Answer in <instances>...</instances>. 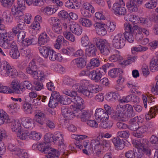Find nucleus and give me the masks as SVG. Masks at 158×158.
I'll return each instance as SVG.
<instances>
[{
    "label": "nucleus",
    "instance_id": "30",
    "mask_svg": "<svg viewBox=\"0 0 158 158\" xmlns=\"http://www.w3.org/2000/svg\"><path fill=\"white\" fill-rule=\"evenodd\" d=\"M158 112V106L151 107L148 113L145 115V118L147 120H150L155 117L156 113Z\"/></svg>",
    "mask_w": 158,
    "mask_h": 158
},
{
    "label": "nucleus",
    "instance_id": "60",
    "mask_svg": "<svg viewBox=\"0 0 158 158\" xmlns=\"http://www.w3.org/2000/svg\"><path fill=\"white\" fill-rule=\"evenodd\" d=\"M26 32L24 31H21L19 32L17 35V40L21 43L23 44Z\"/></svg>",
    "mask_w": 158,
    "mask_h": 158
},
{
    "label": "nucleus",
    "instance_id": "53",
    "mask_svg": "<svg viewBox=\"0 0 158 158\" xmlns=\"http://www.w3.org/2000/svg\"><path fill=\"white\" fill-rule=\"evenodd\" d=\"M72 100V98H69L66 96H64L60 98L59 102L62 104L67 105L71 103Z\"/></svg>",
    "mask_w": 158,
    "mask_h": 158
},
{
    "label": "nucleus",
    "instance_id": "3",
    "mask_svg": "<svg viewBox=\"0 0 158 158\" xmlns=\"http://www.w3.org/2000/svg\"><path fill=\"white\" fill-rule=\"evenodd\" d=\"M149 142L146 139H142L140 141L133 140L132 143L138 149L137 157L138 158H141L144 153L149 156L151 155V151L148 148Z\"/></svg>",
    "mask_w": 158,
    "mask_h": 158
},
{
    "label": "nucleus",
    "instance_id": "9",
    "mask_svg": "<svg viewBox=\"0 0 158 158\" xmlns=\"http://www.w3.org/2000/svg\"><path fill=\"white\" fill-rule=\"evenodd\" d=\"M75 116L80 119L83 122H86L90 119L92 115V112L88 109L83 110L78 106L75 110Z\"/></svg>",
    "mask_w": 158,
    "mask_h": 158
},
{
    "label": "nucleus",
    "instance_id": "33",
    "mask_svg": "<svg viewBox=\"0 0 158 158\" xmlns=\"http://www.w3.org/2000/svg\"><path fill=\"white\" fill-rule=\"evenodd\" d=\"M139 18L138 15L133 14H128L124 17L126 20L130 21L135 24L139 22Z\"/></svg>",
    "mask_w": 158,
    "mask_h": 158
},
{
    "label": "nucleus",
    "instance_id": "48",
    "mask_svg": "<svg viewBox=\"0 0 158 158\" xmlns=\"http://www.w3.org/2000/svg\"><path fill=\"white\" fill-rule=\"evenodd\" d=\"M29 137L31 139L34 140H39L41 138V135L40 133L35 131H31L28 135Z\"/></svg>",
    "mask_w": 158,
    "mask_h": 158
},
{
    "label": "nucleus",
    "instance_id": "15",
    "mask_svg": "<svg viewBox=\"0 0 158 158\" xmlns=\"http://www.w3.org/2000/svg\"><path fill=\"white\" fill-rule=\"evenodd\" d=\"M76 108H73V111H72L71 109L66 106L63 107L61 108V113L63 115L66 119L68 120L72 119L75 116V110Z\"/></svg>",
    "mask_w": 158,
    "mask_h": 158
},
{
    "label": "nucleus",
    "instance_id": "39",
    "mask_svg": "<svg viewBox=\"0 0 158 158\" xmlns=\"http://www.w3.org/2000/svg\"><path fill=\"white\" fill-rule=\"evenodd\" d=\"M72 102L77 105V106L76 108H77L78 106L79 108H80V106L83 104V100L81 97L77 95V92H76V95L73 96V97H72Z\"/></svg>",
    "mask_w": 158,
    "mask_h": 158
},
{
    "label": "nucleus",
    "instance_id": "11",
    "mask_svg": "<svg viewBox=\"0 0 158 158\" xmlns=\"http://www.w3.org/2000/svg\"><path fill=\"white\" fill-rule=\"evenodd\" d=\"M10 86L12 93L20 94L25 90V87L21 86L20 81L17 79H14L10 82Z\"/></svg>",
    "mask_w": 158,
    "mask_h": 158
},
{
    "label": "nucleus",
    "instance_id": "43",
    "mask_svg": "<svg viewBox=\"0 0 158 158\" xmlns=\"http://www.w3.org/2000/svg\"><path fill=\"white\" fill-rule=\"evenodd\" d=\"M21 123L18 119L14 120L11 124V128L13 131H18L21 130Z\"/></svg>",
    "mask_w": 158,
    "mask_h": 158
},
{
    "label": "nucleus",
    "instance_id": "29",
    "mask_svg": "<svg viewBox=\"0 0 158 158\" xmlns=\"http://www.w3.org/2000/svg\"><path fill=\"white\" fill-rule=\"evenodd\" d=\"M35 121L41 125H43L44 123L45 119L44 114V113L40 110L37 111L35 114Z\"/></svg>",
    "mask_w": 158,
    "mask_h": 158
},
{
    "label": "nucleus",
    "instance_id": "40",
    "mask_svg": "<svg viewBox=\"0 0 158 158\" xmlns=\"http://www.w3.org/2000/svg\"><path fill=\"white\" fill-rule=\"evenodd\" d=\"M120 72L123 73L121 69L114 68L110 70L108 72V75L111 77L114 78L119 75L121 73Z\"/></svg>",
    "mask_w": 158,
    "mask_h": 158
},
{
    "label": "nucleus",
    "instance_id": "21",
    "mask_svg": "<svg viewBox=\"0 0 158 158\" xmlns=\"http://www.w3.org/2000/svg\"><path fill=\"white\" fill-rule=\"evenodd\" d=\"M97 33L101 36H103L106 34V31L105 28L106 25L105 24L98 23L94 24Z\"/></svg>",
    "mask_w": 158,
    "mask_h": 158
},
{
    "label": "nucleus",
    "instance_id": "32",
    "mask_svg": "<svg viewBox=\"0 0 158 158\" xmlns=\"http://www.w3.org/2000/svg\"><path fill=\"white\" fill-rule=\"evenodd\" d=\"M50 60L54 61L56 60L60 61L62 59V58L60 53H56L52 49L51 53L48 56Z\"/></svg>",
    "mask_w": 158,
    "mask_h": 158
},
{
    "label": "nucleus",
    "instance_id": "62",
    "mask_svg": "<svg viewBox=\"0 0 158 158\" xmlns=\"http://www.w3.org/2000/svg\"><path fill=\"white\" fill-rule=\"evenodd\" d=\"M136 152L134 149L128 150L126 152L124 156L127 158H135L136 157L135 153Z\"/></svg>",
    "mask_w": 158,
    "mask_h": 158
},
{
    "label": "nucleus",
    "instance_id": "35",
    "mask_svg": "<svg viewBox=\"0 0 158 158\" xmlns=\"http://www.w3.org/2000/svg\"><path fill=\"white\" fill-rule=\"evenodd\" d=\"M73 62L80 68H82L86 64L84 59L82 57L76 58L73 60Z\"/></svg>",
    "mask_w": 158,
    "mask_h": 158
},
{
    "label": "nucleus",
    "instance_id": "52",
    "mask_svg": "<svg viewBox=\"0 0 158 158\" xmlns=\"http://www.w3.org/2000/svg\"><path fill=\"white\" fill-rule=\"evenodd\" d=\"M81 9L90 10L91 13L92 14L94 13L95 12V9L94 7L90 3L87 2L83 3Z\"/></svg>",
    "mask_w": 158,
    "mask_h": 158
},
{
    "label": "nucleus",
    "instance_id": "6",
    "mask_svg": "<svg viewBox=\"0 0 158 158\" xmlns=\"http://www.w3.org/2000/svg\"><path fill=\"white\" fill-rule=\"evenodd\" d=\"M113 65V63H107L103 65L101 68L91 70L89 78L96 83L99 82L102 76L106 73L107 69L112 67Z\"/></svg>",
    "mask_w": 158,
    "mask_h": 158
},
{
    "label": "nucleus",
    "instance_id": "10",
    "mask_svg": "<svg viewBox=\"0 0 158 158\" xmlns=\"http://www.w3.org/2000/svg\"><path fill=\"white\" fill-rule=\"evenodd\" d=\"M125 41L123 34L118 33L114 36L113 39V46L117 49L121 48L124 46Z\"/></svg>",
    "mask_w": 158,
    "mask_h": 158
},
{
    "label": "nucleus",
    "instance_id": "28",
    "mask_svg": "<svg viewBox=\"0 0 158 158\" xmlns=\"http://www.w3.org/2000/svg\"><path fill=\"white\" fill-rule=\"evenodd\" d=\"M63 135L60 132L57 131L55 133V135L52 136V141L55 143L57 141H58V143L60 145H64V139H63Z\"/></svg>",
    "mask_w": 158,
    "mask_h": 158
},
{
    "label": "nucleus",
    "instance_id": "5",
    "mask_svg": "<svg viewBox=\"0 0 158 158\" xmlns=\"http://www.w3.org/2000/svg\"><path fill=\"white\" fill-rule=\"evenodd\" d=\"M0 74L1 75L7 76L12 78H15L18 75L16 69L12 68L10 63L5 60L2 61L1 64Z\"/></svg>",
    "mask_w": 158,
    "mask_h": 158
},
{
    "label": "nucleus",
    "instance_id": "38",
    "mask_svg": "<svg viewBox=\"0 0 158 158\" xmlns=\"http://www.w3.org/2000/svg\"><path fill=\"white\" fill-rule=\"evenodd\" d=\"M136 118L135 117L131 119L130 125L128 126L127 128L129 129L131 131H137V130L139 127V124L137 122L134 121L135 119H136Z\"/></svg>",
    "mask_w": 158,
    "mask_h": 158
},
{
    "label": "nucleus",
    "instance_id": "64",
    "mask_svg": "<svg viewBox=\"0 0 158 158\" xmlns=\"http://www.w3.org/2000/svg\"><path fill=\"white\" fill-rule=\"evenodd\" d=\"M52 29L53 31L57 34H60L62 32L61 25L60 23L54 25L52 26Z\"/></svg>",
    "mask_w": 158,
    "mask_h": 158
},
{
    "label": "nucleus",
    "instance_id": "37",
    "mask_svg": "<svg viewBox=\"0 0 158 158\" xmlns=\"http://www.w3.org/2000/svg\"><path fill=\"white\" fill-rule=\"evenodd\" d=\"M147 127L145 125L139 126V127L137 130V133L135 134L134 136L137 138H141L142 136V135L139 134H142L145 133L147 131Z\"/></svg>",
    "mask_w": 158,
    "mask_h": 158
},
{
    "label": "nucleus",
    "instance_id": "42",
    "mask_svg": "<svg viewBox=\"0 0 158 158\" xmlns=\"http://www.w3.org/2000/svg\"><path fill=\"white\" fill-rule=\"evenodd\" d=\"M17 136L20 139L23 140L26 139L28 136V132L27 130H19L17 133Z\"/></svg>",
    "mask_w": 158,
    "mask_h": 158
},
{
    "label": "nucleus",
    "instance_id": "36",
    "mask_svg": "<svg viewBox=\"0 0 158 158\" xmlns=\"http://www.w3.org/2000/svg\"><path fill=\"white\" fill-rule=\"evenodd\" d=\"M83 145L85 148L82 150L83 152L89 155L92 152V146H91V143L89 144L88 140L84 141Z\"/></svg>",
    "mask_w": 158,
    "mask_h": 158
},
{
    "label": "nucleus",
    "instance_id": "56",
    "mask_svg": "<svg viewBox=\"0 0 158 158\" xmlns=\"http://www.w3.org/2000/svg\"><path fill=\"white\" fill-rule=\"evenodd\" d=\"M119 52L117 51V52ZM123 59V57L120 56L119 53L116 54H113L109 57V60L110 61L114 62L118 60H121Z\"/></svg>",
    "mask_w": 158,
    "mask_h": 158
},
{
    "label": "nucleus",
    "instance_id": "14",
    "mask_svg": "<svg viewBox=\"0 0 158 158\" xmlns=\"http://www.w3.org/2000/svg\"><path fill=\"white\" fill-rule=\"evenodd\" d=\"M143 3V0H131L126 4L129 10L131 12H137L138 7Z\"/></svg>",
    "mask_w": 158,
    "mask_h": 158
},
{
    "label": "nucleus",
    "instance_id": "18",
    "mask_svg": "<svg viewBox=\"0 0 158 158\" xmlns=\"http://www.w3.org/2000/svg\"><path fill=\"white\" fill-rule=\"evenodd\" d=\"M6 136V131L3 129H0V158H2L1 155L4 154L6 152V146L2 141V139Z\"/></svg>",
    "mask_w": 158,
    "mask_h": 158
},
{
    "label": "nucleus",
    "instance_id": "63",
    "mask_svg": "<svg viewBox=\"0 0 158 158\" xmlns=\"http://www.w3.org/2000/svg\"><path fill=\"white\" fill-rule=\"evenodd\" d=\"M91 72V70L90 71L86 69L81 71L79 73V75L80 77L87 76L89 78Z\"/></svg>",
    "mask_w": 158,
    "mask_h": 158
},
{
    "label": "nucleus",
    "instance_id": "25",
    "mask_svg": "<svg viewBox=\"0 0 158 158\" xmlns=\"http://www.w3.org/2000/svg\"><path fill=\"white\" fill-rule=\"evenodd\" d=\"M97 50L95 45L90 44L85 49V54L88 57H93L95 56Z\"/></svg>",
    "mask_w": 158,
    "mask_h": 158
},
{
    "label": "nucleus",
    "instance_id": "12",
    "mask_svg": "<svg viewBox=\"0 0 158 158\" xmlns=\"http://www.w3.org/2000/svg\"><path fill=\"white\" fill-rule=\"evenodd\" d=\"M125 5L123 0H118V2L113 4L112 9L116 14L119 15H124L126 13V10L123 7Z\"/></svg>",
    "mask_w": 158,
    "mask_h": 158
},
{
    "label": "nucleus",
    "instance_id": "41",
    "mask_svg": "<svg viewBox=\"0 0 158 158\" xmlns=\"http://www.w3.org/2000/svg\"><path fill=\"white\" fill-rule=\"evenodd\" d=\"M139 22L142 25L148 27H151L152 25L151 21L147 18H140Z\"/></svg>",
    "mask_w": 158,
    "mask_h": 158
},
{
    "label": "nucleus",
    "instance_id": "55",
    "mask_svg": "<svg viewBox=\"0 0 158 158\" xmlns=\"http://www.w3.org/2000/svg\"><path fill=\"white\" fill-rule=\"evenodd\" d=\"M130 133L128 131H120L117 133V137L127 138L130 135Z\"/></svg>",
    "mask_w": 158,
    "mask_h": 158
},
{
    "label": "nucleus",
    "instance_id": "59",
    "mask_svg": "<svg viewBox=\"0 0 158 158\" xmlns=\"http://www.w3.org/2000/svg\"><path fill=\"white\" fill-rule=\"evenodd\" d=\"M75 81L69 76H66L64 78L63 81L64 84L71 86L74 83Z\"/></svg>",
    "mask_w": 158,
    "mask_h": 158
},
{
    "label": "nucleus",
    "instance_id": "1",
    "mask_svg": "<svg viewBox=\"0 0 158 158\" xmlns=\"http://www.w3.org/2000/svg\"><path fill=\"white\" fill-rule=\"evenodd\" d=\"M2 22L3 20L0 17V37H1L0 39V46L5 49H10V56L13 59H17L19 57L20 53L15 42L5 37L6 32L4 25L2 23Z\"/></svg>",
    "mask_w": 158,
    "mask_h": 158
},
{
    "label": "nucleus",
    "instance_id": "26",
    "mask_svg": "<svg viewBox=\"0 0 158 158\" xmlns=\"http://www.w3.org/2000/svg\"><path fill=\"white\" fill-rule=\"evenodd\" d=\"M116 149L118 150H122L125 146V144L123 140L120 139L118 137H114L112 139Z\"/></svg>",
    "mask_w": 158,
    "mask_h": 158
},
{
    "label": "nucleus",
    "instance_id": "7",
    "mask_svg": "<svg viewBox=\"0 0 158 158\" xmlns=\"http://www.w3.org/2000/svg\"><path fill=\"white\" fill-rule=\"evenodd\" d=\"M93 41L102 55L107 56L109 54L110 47L107 40L105 39L95 37L93 39Z\"/></svg>",
    "mask_w": 158,
    "mask_h": 158
},
{
    "label": "nucleus",
    "instance_id": "58",
    "mask_svg": "<svg viewBox=\"0 0 158 158\" xmlns=\"http://www.w3.org/2000/svg\"><path fill=\"white\" fill-rule=\"evenodd\" d=\"M15 0H0L1 5L3 7L9 8L12 5Z\"/></svg>",
    "mask_w": 158,
    "mask_h": 158
},
{
    "label": "nucleus",
    "instance_id": "57",
    "mask_svg": "<svg viewBox=\"0 0 158 158\" xmlns=\"http://www.w3.org/2000/svg\"><path fill=\"white\" fill-rule=\"evenodd\" d=\"M58 10V7L52 8L49 7H46L44 9V11L46 15H51L55 13Z\"/></svg>",
    "mask_w": 158,
    "mask_h": 158
},
{
    "label": "nucleus",
    "instance_id": "51",
    "mask_svg": "<svg viewBox=\"0 0 158 158\" xmlns=\"http://www.w3.org/2000/svg\"><path fill=\"white\" fill-rule=\"evenodd\" d=\"M157 5L156 2L152 0H150L147 2L144 5V7L148 9H153L155 8Z\"/></svg>",
    "mask_w": 158,
    "mask_h": 158
},
{
    "label": "nucleus",
    "instance_id": "2",
    "mask_svg": "<svg viewBox=\"0 0 158 158\" xmlns=\"http://www.w3.org/2000/svg\"><path fill=\"white\" fill-rule=\"evenodd\" d=\"M124 110V107L118 104L116 106L115 112L113 113L110 116L114 121L118 122L116 123V126L118 128L121 130L126 129L128 127L126 124L122 122L125 120L126 117Z\"/></svg>",
    "mask_w": 158,
    "mask_h": 158
},
{
    "label": "nucleus",
    "instance_id": "22",
    "mask_svg": "<svg viewBox=\"0 0 158 158\" xmlns=\"http://www.w3.org/2000/svg\"><path fill=\"white\" fill-rule=\"evenodd\" d=\"M27 73L32 75L33 77H35V74H37V67L35 62V60H33L29 64L28 66L26 68Z\"/></svg>",
    "mask_w": 158,
    "mask_h": 158
},
{
    "label": "nucleus",
    "instance_id": "13",
    "mask_svg": "<svg viewBox=\"0 0 158 158\" xmlns=\"http://www.w3.org/2000/svg\"><path fill=\"white\" fill-rule=\"evenodd\" d=\"M17 5H14L12 7V14H24L23 11L25 9V0H17Z\"/></svg>",
    "mask_w": 158,
    "mask_h": 158
},
{
    "label": "nucleus",
    "instance_id": "27",
    "mask_svg": "<svg viewBox=\"0 0 158 158\" xmlns=\"http://www.w3.org/2000/svg\"><path fill=\"white\" fill-rule=\"evenodd\" d=\"M38 49L40 53L46 59L48 57L52 49L51 48L45 46H40L38 48Z\"/></svg>",
    "mask_w": 158,
    "mask_h": 158
},
{
    "label": "nucleus",
    "instance_id": "47",
    "mask_svg": "<svg viewBox=\"0 0 158 158\" xmlns=\"http://www.w3.org/2000/svg\"><path fill=\"white\" fill-rule=\"evenodd\" d=\"M89 42V39L86 35H84L81 39V44L83 47H86L89 46L90 44H92Z\"/></svg>",
    "mask_w": 158,
    "mask_h": 158
},
{
    "label": "nucleus",
    "instance_id": "16",
    "mask_svg": "<svg viewBox=\"0 0 158 158\" xmlns=\"http://www.w3.org/2000/svg\"><path fill=\"white\" fill-rule=\"evenodd\" d=\"M91 146H92V151L93 153L99 156L101 154L102 147L100 142L97 139L92 140L91 142Z\"/></svg>",
    "mask_w": 158,
    "mask_h": 158
},
{
    "label": "nucleus",
    "instance_id": "4",
    "mask_svg": "<svg viewBox=\"0 0 158 158\" xmlns=\"http://www.w3.org/2000/svg\"><path fill=\"white\" fill-rule=\"evenodd\" d=\"M34 146L37 147L41 152L47 154L46 156L48 158H59L57 151L48 146V144L45 142L40 143L38 145L34 144L32 147L33 148Z\"/></svg>",
    "mask_w": 158,
    "mask_h": 158
},
{
    "label": "nucleus",
    "instance_id": "20",
    "mask_svg": "<svg viewBox=\"0 0 158 158\" xmlns=\"http://www.w3.org/2000/svg\"><path fill=\"white\" fill-rule=\"evenodd\" d=\"M69 28L73 33L77 35H80L82 32L81 27L74 22L70 23Z\"/></svg>",
    "mask_w": 158,
    "mask_h": 158
},
{
    "label": "nucleus",
    "instance_id": "46",
    "mask_svg": "<svg viewBox=\"0 0 158 158\" xmlns=\"http://www.w3.org/2000/svg\"><path fill=\"white\" fill-rule=\"evenodd\" d=\"M79 22L82 25L85 27H89L92 24L91 21L88 19L81 18L79 19Z\"/></svg>",
    "mask_w": 158,
    "mask_h": 158
},
{
    "label": "nucleus",
    "instance_id": "45",
    "mask_svg": "<svg viewBox=\"0 0 158 158\" xmlns=\"http://www.w3.org/2000/svg\"><path fill=\"white\" fill-rule=\"evenodd\" d=\"M148 49V48L142 46L140 45L137 47H133L131 48V51L132 54H135L136 52H139L145 51Z\"/></svg>",
    "mask_w": 158,
    "mask_h": 158
},
{
    "label": "nucleus",
    "instance_id": "61",
    "mask_svg": "<svg viewBox=\"0 0 158 158\" xmlns=\"http://www.w3.org/2000/svg\"><path fill=\"white\" fill-rule=\"evenodd\" d=\"M81 93L82 94L85 96L89 98H91L93 97V94H92L90 89L89 90L86 89L85 87L83 86L82 90L81 92Z\"/></svg>",
    "mask_w": 158,
    "mask_h": 158
},
{
    "label": "nucleus",
    "instance_id": "54",
    "mask_svg": "<svg viewBox=\"0 0 158 158\" xmlns=\"http://www.w3.org/2000/svg\"><path fill=\"white\" fill-rule=\"evenodd\" d=\"M64 37L68 40L72 42H74L75 40L74 35L71 32L69 31H65L64 32Z\"/></svg>",
    "mask_w": 158,
    "mask_h": 158
},
{
    "label": "nucleus",
    "instance_id": "44",
    "mask_svg": "<svg viewBox=\"0 0 158 158\" xmlns=\"http://www.w3.org/2000/svg\"><path fill=\"white\" fill-rule=\"evenodd\" d=\"M150 69L151 71L155 72L158 70V61L153 58L150 62Z\"/></svg>",
    "mask_w": 158,
    "mask_h": 158
},
{
    "label": "nucleus",
    "instance_id": "19",
    "mask_svg": "<svg viewBox=\"0 0 158 158\" xmlns=\"http://www.w3.org/2000/svg\"><path fill=\"white\" fill-rule=\"evenodd\" d=\"M94 115L96 119L100 121L104 118L105 120H108L109 118V115L106 113L105 110L101 108L96 109Z\"/></svg>",
    "mask_w": 158,
    "mask_h": 158
},
{
    "label": "nucleus",
    "instance_id": "8",
    "mask_svg": "<svg viewBox=\"0 0 158 158\" xmlns=\"http://www.w3.org/2000/svg\"><path fill=\"white\" fill-rule=\"evenodd\" d=\"M124 29L125 32L123 34L124 38L129 43H133L134 40V35L135 30H137V25H134L132 26L128 23L124 24Z\"/></svg>",
    "mask_w": 158,
    "mask_h": 158
},
{
    "label": "nucleus",
    "instance_id": "50",
    "mask_svg": "<svg viewBox=\"0 0 158 158\" xmlns=\"http://www.w3.org/2000/svg\"><path fill=\"white\" fill-rule=\"evenodd\" d=\"M113 123L111 121H103L100 124V126L105 129H109L110 128L113 126Z\"/></svg>",
    "mask_w": 158,
    "mask_h": 158
},
{
    "label": "nucleus",
    "instance_id": "31",
    "mask_svg": "<svg viewBox=\"0 0 158 158\" xmlns=\"http://www.w3.org/2000/svg\"><path fill=\"white\" fill-rule=\"evenodd\" d=\"M38 44L40 46L47 44L49 40V37L45 32L41 33L38 39Z\"/></svg>",
    "mask_w": 158,
    "mask_h": 158
},
{
    "label": "nucleus",
    "instance_id": "17",
    "mask_svg": "<svg viewBox=\"0 0 158 158\" xmlns=\"http://www.w3.org/2000/svg\"><path fill=\"white\" fill-rule=\"evenodd\" d=\"M15 20L17 22V27L20 30H24L26 28L25 23L23 20L24 14H12Z\"/></svg>",
    "mask_w": 158,
    "mask_h": 158
},
{
    "label": "nucleus",
    "instance_id": "23",
    "mask_svg": "<svg viewBox=\"0 0 158 158\" xmlns=\"http://www.w3.org/2000/svg\"><path fill=\"white\" fill-rule=\"evenodd\" d=\"M21 121L23 126L26 129L31 130L35 127L33 120L30 118H24Z\"/></svg>",
    "mask_w": 158,
    "mask_h": 158
},
{
    "label": "nucleus",
    "instance_id": "34",
    "mask_svg": "<svg viewBox=\"0 0 158 158\" xmlns=\"http://www.w3.org/2000/svg\"><path fill=\"white\" fill-rule=\"evenodd\" d=\"M37 40V38L35 36L32 35L26 39L23 44L27 46L30 45H35L36 44Z\"/></svg>",
    "mask_w": 158,
    "mask_h": 158
},
{
    "label": "nucleus",
    "instance_id": "49",
    "mask_svg": "<svg viewBox=\"0 0 158 158\" xmlns=\"http://www.w3.org/2000/svg\"><path fill=\"white\" fill-rule=\"evenodd\" d=\"M23 107L24 111L27 114H31L33 111V109L30 104L24 103Z\"/></svg>",
    "mask_w": 158,
    "mask_h": 158
},
{
    "label": "nucleus",
    "instance_id": "24",
    "mask_svg": "<svg viewBox=\"0 0 158 158\" xmlns=\"http://www.w3.org/2000/svg\"><path fill=\"white\" fill-rule=\"evenodd\" d=\"M11 122L8 115L2 109H0V125L4 123H10Z\"/></svg>",
    "mask_w": 158,
    "mask_h": 158
}]
</instances>
